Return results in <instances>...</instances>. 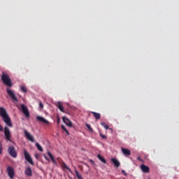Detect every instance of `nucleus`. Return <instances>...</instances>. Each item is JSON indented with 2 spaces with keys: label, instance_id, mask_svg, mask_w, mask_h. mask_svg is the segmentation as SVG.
Listing matches in <instances>:
<instances>
[{
  "label": "nucleus",
  "instance_id": "nucleus-1",
  "mask_svg": "<svg viewBox=\"0 0 179 179\" xmlns=\"http://www.w3.org/2000/svg\"><path fill=\"white\" fill-rule=\"evenodd\" d=\"M0 115L2 117L3 121L5 122V124H6L8 127H10V128H12V127H13L12 121L10 120V117H9V115H8V113L6 112V109H5V108H0Z\"/></svg>",
  "mask_w": 179,
  "mask_h": 179
},
{
  "label": "nucleus",
  "instance_id": "nucleus-2",
  "mask_svg": "<svg viewBox=\"0 0 179 179\" xmlns=\"http://www.w3.org/2000/svg\"><path fill=\"white\" fill-rule=\"evenodd\" d=\"M1 80L4 85L8 87H12L13 86V83H12V80L9 77V75L4 71H3L1 75Z\"/></svg>",
  "mask_w": 179,
  "mask_h": 179
},
{
  "label": "nucleus",
  "instance_id": "nucleus-3",
  "mask_svg": "<svg viewBox=\"0 0 179 179\" xmlns=\"http://www.w3.org/2000/svg\"><path fill=\"white\" fill-rule=\"evenodd\" d=\"M24 156L25 160L29 163V164H31V166H34V162H33V159H31V155H30V153L26 150H24Z\"/></svg>",
  "mask_w": 179,
  "mask_h": 179
},
{
  "label": "nucleus",
  "instance_id": "nucleus-4",
  "mask_svg": "<svg viewBox=\"0 0 179 179\" xmlns=\"http://www.w3.org/2000/svg\"><path fill=\"white\" fill-rule=\"evenodd\" d=\"M4 135L6 140L8 141V142H12V135L10 134V130L9 129V127L6 126L4 127Z\"/></svg>",
  "mask_w": 179,
  "mask_h": 179
},
{
  "label": "nucleus",
  "instance_id": "nucleus-5",
  "mask_svg": "<svg viewBox=\"0 0 179 179\" xmlns=\"http://www.w3.org/2000/svg\"><path fill=\"white\" fill-rule=\"evenodd\" d=\"M8 153L11 157H13L14 159H16V157H17V152H16V150H15V147L13 146H10L8 148Z\"/></svg>",
  "mask_w": 179,
  "mask_h": 179
},
{
  "label": "nucleus",
  "instance_id": "nucleus-6",
  "mask_svg": "<svg viewBox=\"0 0 179 179\" xmlns=\"http://www.w3.org/2000/svg\"><path fill=\"white\" fill-rule=\"evenodd\" d=\"M6 92L8 96L11 98L12 101H17V97L16 96L13 91H12V90L7 88Z\"/></svg>",
  "mask_w": 179,
  "mask_h": 179
},
{
  "label": "nucleus",
  "instance_id": "nucleus-7",
  "mask_svg": "<svg viewBox=\"0 0 179 179\" xmlns=\"http://www.w3.org/2000/svg\"><path fill=\"white\" fill-rule=\"evenodd\" d=\"M7 173L10 179L15 178V169H13V167L8 166Z\"/></svg>",
  "mask_w": 179,
  "mask_h": 179
},
{
  "label": "nucleus",
  "instance_id": "nucleus-8",
  "mask_svg": "<svg viewBox=\"0 0 179 179\" xmlns=\"http://www.w3.org/2000/svg\"><path fill=\"white\" fill-rule=\"evenodd\" d=\"M21 110L23 114H24L25 116L27 117H30V112H29V109L27 108V106H26L24 104L21 105Z\"/></svg>",
  "mask_w": 179,
  "mask_h": 179
},
{
  "label": "nucleus",
  "instance_id": "nucleus-9",
  "mask_svg": "<svg viewBox=\"0 0 179 179\" xmlns=\"http://www.w3.org/2000/svg\"><path fill=\"white\" fill-rule=\"evenodd\" d=\"M24 134L25 135V138H27L28 141H30V142H34V138L31 136L30 133L27 132V130H24Z\"/></svg>",
  "mask_w": 179,
  "mask_h": 179
},
{
  "label": "nucleus",
  "instance_id": "nucleus-10",
  "mask_svg": "<svg viewBox=\"0 0 179 179\" xmlns=\"http://www.w3.org/2000/svg\"><path fill=\"white\" fill-rule=\"evenodd\" d=\"M36 120L39 121V122H43V124H45L46 125H48V124H50V122H48V120H45L41 116H37Z\"/></svg>",
  "mask_w": 179,
  "mask_h": 179
},
{
  "label": "nucleus",
  "instance_id": "nucleus-11",
  "mask_svg": "<svg viewBox=\"0 0 179 179\" xmlns=\"http://www.w3.org/2000/svg\"><path fill=\"white\" fill-rule=\"evenodd\" d=\"M24 174H25V176H27V177H31V176H33V171L31 170V168L27 167V168L25 169Z\"/></svg>",
  "mask_w": 179,
  "mask_h": 179
},
{
  "label": "nucleus",
  "instance_id": "nucleus-12",
  "mask_svg": "<svg viewBox=\"0 0 179 179\" xmlns=\"http://www.w3.org/2000/svg\"><path fill=\"white\" fill-rule=\"evenodd\" d=\"M63 122L67 125V127H69L70 128L72 127V122L68 119L66 117H63Z\"/></svg>",
  "mask_w": 179,
  "mask_h": 179
},
{
  "label": "nucleus",
  "instance_id": "nucleus-13",
  "mask_svg": "<svg viewBox=\"0 0 179 179\" xmlns=\"http://www.w3.org/2000/svg\"><path fill=\"white\" fill-rule=\"evenodd\" d=\"M141 169L142 170L143 173H149L150 171V169H149V166L145 164L141 165Z\"/></svg>",
  "mask_w": 179,
  "mask_h": 179
},
{
  "label": "nucleus",
  "instance_id": "nucleus-14",
  "mask_svg": "<svg viewBox=\"0 0 179 179\" xmlns=\"http://www.w3.org/2000/svg\"><path fill=\"white\" fill-rule=\"evenodd\" d=\"M110 161L112 162V163H113V164L115 167H120V166H121L120 161H118V159H117L115 158H112L110 159Z\"/></svg>",
  "mask_w": 179,
  "mask_h": 179
},
{
  "label": "nucleus",
  "instance_id": "nucleus-15",
  "mask_svg": "<svg viewBox=\"0 0 179 179\" xmlns=\"http://www.w3.org/2000/svg\"><path fill=\"white\" fill-rule=\"evenodd\" d=\"M122 152L124 156H131V150L129 149L122 148Z\"/></svg>",
  "mask_w": 179,
  "mask_h": 179
},
{
  "label": "nucleus",
  "instance_id": "nucleus-16",
  "mask_svg": "<svg viewBox=\"0 0 179 179\" xmlns=\"http://www.w3.org/2000/svg\"><path fill=\"white\" fill-rule=\"evenodd\" d=\"M97 157H98V159H99L102 163H103L104 164H107V160H106V159H105L103 156H101V155L99 154V155H97Z\"/></svg>",
  "mask_w": 179,
  "mask_h": 179
},
{
  "label": "nucleus",
  "instance_id": "nucleus-17",
  "mask_svg": "<svg viewBox=\"0 0 179 179\" xmlns=\"http://www.w3.org/2000/svg\"><path fill=\"white\" fill-rule=\"evenodd\" d=\"M48 155H49L50 158L51 159L52 163H54V164H57V161L55 160V158H54V155H52V154H51V152L50 151L48 152Z\"/></svg>",
  "mask_w": 179,
  "mask_h": 179
},
{
  "label": "nucleus",
  "instance_id": "nucleus-18",
  "mask_svg": "<svg viewBox=\"0 0 179 179\" xmlns=\"http://www.w3.org/2000/svg\"><path fill=\"white\" fill-rule=\"evenodd\" d=\"M91 114H93L96 120H100V118H101V115H100V113H97L96 112H91Z\"/></svg>",
  "mask_w": 179,
  "mask_h": 179
},
{
  "label": "nucleus",
  "instance_id": "nucleus-19",
  "mask_svg": "<svg viewBox=\"0 0 179 179\" xmlns=\"http://www.w3.org/2000/svg\"><path fill=\"white\" fill-rule=\"evenodd\" d=\"M57 108H59V110H60L62 113H64V106H62V103H61V102H58V103L57 104Z\"/></svg>",
  "mask_w": 179,
  "mask_h": 179
},
{
  "label": "nucleus",
  "instance_id": "nucleus-20",
  "mask_svg": "<svg viewBox=\"0 0 179 179\" xmlns=\"http://www.w3.org/2000/svg\"><path fill=\"white\" fill-rule=\"evenodd\" d=\"M61 166L62 167V169H65L66 170H68V171H71V169L68 167V166L66 165V164H65V162H62L61 164Z\"/></svg>",
  "mask_w": 179,
  "mask_h": 179
},
{
  "label": "nucleus",
  "instance_id": "nucleus-21",
  "mask_svg": "<svg viewBox=\"0 0 179 179\" xmlns=\"http://www.w3.org/2000/svg\"><path fill=\"white\" fill-rule=\"evenodd\" d=\"M36 146L38 150H39L40 152H43V147H41V145H40V143H36Z\"/></svg>",
  "mask_w": 179,
  "mask_h": 179
},
{
  "label": "nucleus",
  "instance_id": "nucleus-22",
  "mask_svg": "<svg viewBox=\"0 0 179 179\" xmlns=\"http://www.w3.org/2000/svg\"><path fill=\"white\" fill-rule=\"evenodd\" d=\"M101 125L102 127H103V128H105V129H110V127L108 124H106V122H101Z\"/></svg>",
  "mask_w": 179,
  "mask_h": 179
},
{
  "label": "nucleus",
  "instance_id": "nucleus-23",
  "mask_svg": "<svg viewBox=\"0 0 179 179\" xmlns=\"http://www.w3.org/2000/svg\"><path fill=\"white\" fill-rule=\"evenodd\" d=\"M20 89L23 93H27V88H26V87L24 85L21 86Z\"/></svg>",
  "mask_w": 179,
  "mask_h": 179
},
{
  "label": "nucleus",
  "instance_id": "nucleus-24",
  "mask_svg": "<svg viewBox=\"0 0 179 179\" xmlns=\"http://www.w3.org/2000/svg\"><path fill=\"white\" fill-rule=\"evenodd\" d=\"M62 129L66 132V134H67V135H69V131H68V129H66V127H65L64 124L62 125Z\"/></svg>",
  "mask_w": 179,
  "mask_h": 179
},
{
  "label": "nucleus",
  "instance_id": "nucleus-25",
  "mask_svg": "<svg viewBox=\"0 0 179 179\" xmlns=\"http://www.w3.org/2000/svg\"><path fill=\"white\" fill-rule=\"evenodd\" d=\"M85 126L87 127V128H88L89 131H90V132H93V129L92 128V126H90V124H85Z\"/></svg>",
  "mask_w": 179,
  "mask_h": 179
},
{
  "label": "nucleus",
  "instance_id": "nucleus-26",
  "mask_svg": "<svg viewBox=\"0 0 179 179\" xmlns=\"http://www.w3.org/2000/svg\"><path fill=\"white\" fill-rule=\"evenodd\" d=\"M76 174L78 179H83L78 171H76Z\"/></svg>",
  "mask_w": 179,
  "mask_h": 179
},
{
  "label": "nucleus",
  "instance_id": "nucleus-27",
  "mask_svg": "<svg viewBox=\"0 0 179 179\" xmlns=\"http://www.w3.org/2000/svg\"><path fill=\"white\" fill-rule=\"evenodd\" d=\"M39 108L41 110H43L44 108V104H43L41 101L39 102Z\"/></svg>",
  "mask_w": 179,
  "mask_h": 179
},
{
  "label": "nucleus",
  "instance_id": "nucleus-28",
  "mask_svg": "<svg viewBox=\"0 0 179 179\" xmlns=\"http://www.w3.org/2000/svg\"><path fill=\"white\" fill-rule=\"evenodd\" d=\"M122 173L123 174V176H125V177L128 176V173L124 169L122 170Z\"/></svg>",
  "mask_w": 179,
  "mask_h": 179
},
{
  "label": "nucleus",
  "instance_id": "nucleus-29",
  "mask_svg": "<svg viewBox=\"0 0 179 179\" xmlns=\"http://www.w3.org/2000/svg\"><path fill=\"white\" fill-rule=\"evenodd\" d=\"M100 136L101 138H102V139H107V136L103 134H100Z\"/></svg>",
  "mask_w": 179,
  "mask_h": 179
},
{
  "label": "nucleus",
  "instance_id": "nucleus-30",
  "mask_svg": "<svg viewBox=\"0 0 179 179\" xmlns=\"http://www.w3.org/2000/svg\"><path fill=\"white\" fill-rule=\"evenodd\" d=\"M2 153V143H0V155Z\"/></svg>",
  "mask_w": 179,
  "mask_h": 179
},
{
  "label": "nucleus",
  "instance_id": "nucleus-31",
  "mask_svg": "<svg viewBox=\"0 0 179 179\" xmlns=\"http://www.w3.org/2000/svg\"><path fill=\"white\" fill-rule=\"evenodd\" d=\"M35 157H36V159H40V155L36 154V155H35Z\"/></svg>",
  "mask_w": 179,
  "mask_h": 179
},
{
  "label": "nucleus",
  "instance_id": "nucleus-32",
  "mask_svg": "<svg viewBox=\"0 0 179 179\" xmlns=\"http://www.w3.org/2000/svg\"><path fill=\"white\" fill-rule=\"evenodd\" d=\"M45 160H48V162H50V159L47 158V156H45Z\"/></svg>",
  "mask_w": 179,
  "mask_h": 179
},
{
  "label": "nucleus",
  "instance_id": "nucleus-33",
  "mask_svg": "<svg viewBox=\"0 0 179 179\" xmlns=\"http://www.w3.org/2000/svg\"><path fill=\"white\" fill-rule=\"evenodd\" d=\"M90 162L91 163H94L93 160L92 159H90Z\"/></svg>",
  "mask_w": 179,
  "mask_h": 179
},
{
  "label": "nucleus",
  "instance_id": "nucleus-34",
  "mask_svg": "<svg viewBox=\"0 0 179 179\" xmlns=\"http://www.w3.org/2000/svg\"><path fill=\"white\" fill-rule=\"evenodd\" d=\"M57 122L59 123V119L57 120Z\"/></svg>",
  "mask_w": 179,
  "mask_h": 179
},
{
  "label": "nucleus",
  "instance_id": "nucleus-35",
  "mask_svg": "<svg viewBox=\"0 0 179 179\" xmlns=\"http://www.w3.org/2000/svg\"><path fill=\"white\" fill-rule=\"evenodd\" d=\"M138 160H141V158H140V157H138Z\"/></svg>",
  "mask_w": 179,
  "mask_h": 179
},
{
  "label": "nucleus",
  "instance_id": "nucleus-36",
  "mask_svg": "<svg viewBox=\"0 0 179 179\" xmlns=\"http://www.w3.org/2000/svg\"><path fill=\"white\" fill-rule=\"evenodd\" d=\"M148 179H150V178H148Z\"/></svg>",
  "mask_w": 179,
  "mask_h": 179
}]
</instances>
